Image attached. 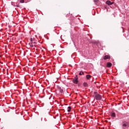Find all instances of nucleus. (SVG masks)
Returning a JSON list of instances; mask_svg holds the SVG:
<instances>
[{
  "instance_id": "1",
  "label": "nucleus",
  "mask_w": 129,
  "mask_h": 129,
  "mask_svg": "<svg viewBox=\"0 0 129 129\" xmlns=\"http://www.w3.org/2000/svg\"><path fill=\"white\" fill-rule=\"evenodd\" d=\"M94 98L96 99L97 100H101L102 99V97H101V95H100L98 93H97L95 96H94Z\"/></svg>"
},
{
  "instance_id": "2",
  "label": "nucleus",
  "mask_w": 129,
  "mask_h": 129,
  "mask_svg": "<svg viewBox=\"0 0 129 129\" xmlns=\"http://www.w3.org/2000/svg\"><path fill=\"white\" fill-rule=\"evenodd\" d=\"M58 89H59V92H60V93H63V92H64V89L61 88V87H59Z\"/></svg>"
},
{
  "instance_id": "3",
  "label": "nucleus",
  "mask_w": 129,
  "mask_h": 129,
  "mask_svg": "<svg viewBox=\"0 0 129 129\" xmlns=\"http://www.w3.org/2000/svg\"><path fill=\"white\" fill-rule=\"evenodd\" d=\"M125 126H126V122H123L122 125V128L124 129V127H125Z\"/></svg>"
},
{
  "instance_id": "4",
  "label": "nucleus",
  "mask_w": 129,
  "mask_h": 129,
  "mask_svg": "<svg viewBox=\"0 0 129 129\" xmlns=\"http://www.w3.org/2000/svg\"><path fill=\"white\" fill-rule=\"evenodd\" d=\"M106 4L109 6L112 5V3L110 1H106Z\"/></svg>"
},
{
  "instance_id": "5",
  "label": "nucleus",
  "mask_w": 129,
  "mask_h": 129,
  "mask_svg": "<svg viewBox=\"0 0 129 129\" xmlns=\"http://www.w3.org/2000/svg\"><path fill=\"white\" fill-rule=\"evenodd\" d=\"M104 60H106V59H110V56L109 55H105L104 57Z\"/></svg>"
},
{
  "instance_id": "6",
  "label": "nucleus",
  "mask_w": 129,
  "mask_h": 129,
  "mask_svg": "<svg viewBox=\"0 0 129 129\" xmlns=\"http://www.w3.org/2000/svg\"><path fill=\"white\" fill-rule=\"evenodd\" d=\"M112 64L110 62H107V67H111Z\"/></svg>"
},
{
  "instance_id": "7",
  "label": "nucleus",
  "mask_w": 129,
  "mask_h": 129,
  "mask_svg": "<svg viewBox=\"0 0 129 129\" xmlns=\"http://www.w3.org/2000/svg\"><path fill=\"white\" fill-rule=\"evenodd\" d=\"M86 78L87 79H90L91 78V76H90V75H88L86 76Z\"/></svg>"
},
{
  "instance_id": "8",
  "label": "nucleus",
  "mask_w": 129,
  "mask_h": 129,
  "mask_svg": "<svg viewBox=\"0 0 129 129\" xmlns=\"http://www.w3.org/2000/svg\"><path fill=\"white\" fill-rule=\"evenodd\" d=\"M111 116H112L113 117H115V116H116L115 113H114V112L112 113Z\"/></svg>"
},
{
  "instance_id": "9",
  "label": "nucleus",
  "mask_w": 129,
  "mask_h": 129,
  "mask_svg": "<svg viewBox=\"0 0 129 129\" xmlns=\"http://www.w3.org/2000/svg\"><path fill=\"white\" fill-rule=\"evenodd\" d=\"M74 83H75L76 84H77V83H78V80H77V79L74 80Z\"/></svg>"
},
{
  "instance_id": "10",
  "label": "nucleus",
  "mask_w": 129,
  "mask_h": 129,
  "mask_svg": "<svg viewBox=\"0 0 129 129\" xmlns=\"http://www.w3.org/2000/svg\"><path fill=\"white\" fill-rule=\"evenodd\" d=\"M84 74V73L83 72H81L80 73H79V75H82Z\"/></svg>"
},
{
  "instance_id": "11",
  "label": "nucleus",
  "mask_w": 129,
  "mask_h": 129,
  "mask_svg": "<svg viewBox=\"0 0 129 129\" xmlns=\"http://www.w3.org/2000/svg\"><path fill=\"white\" fill-rule=\"evenodd\" d=\"M30 46L31 47V48H34V45L32 43L30 45Z\"/></svg>"
},
{
  "instance_id": "12",
  "label": "nucleus",
  "mask_w": 129,
  "mask_h": 129,
  "mask_svg": "<svg viewBox=\"0 0 129 129\" xmlns=\"http://www.w3.org/2000/svg\"><path fill=\"white\" fill-rule=\"evenodd\" d=\"M83 85H84V86H87V83H84Z\"/></svg>"
},
{
  "instance_id": "13",
  "label": "nucleus",
  "mask_w": 129,
  "mask_h": 129,
  "mask_svg": "<svg viewBox=\"0 0 129 129\" xmlns=\"http://www.w3.org/2000/svg\"><path fill=\"white\" fill-rule=\"evenodd\" d=\"M24 0H20V3H24Z\"/></svg>"
},
{
  "instance_id": "14",
  "label": "nucleus",
  "mask_w": 129,
  "mask_h": 129,
  "mask_svg": "<svg viewBox=\"0 0 129 129\" xmlns=\"http://www.w3.org/2000/svg\"><path fill=\"white\" fill-rule=\"evenodd\" d=\"M68 112H70V111H71V109H69L68 110Z\"/></svg>"
},
{
  "instance_id": "15",
  "label": "nucleus",
  "mask_w": 129,
  "mask_h": 129,
  "mask_svg": "<svg viewBox=\"0 0 129 129\" xmlns=\"http://www.w3.org/2000/svg\"><path fill=\"white\" fill-rule=\"evenodd\" d=\"M68 108L69 109H71V107L69 106Z\"/></svg>"
},
{
  "instance_id": "16",
  "label": "nucleus",
  "mask_w": 129,
  "mask_h": 129,
  "mask_svg": "<svg viewBox=\"0 0 129 129\" xmlns=\"http://www.w3.org/2000/svg\"><path fill=\"white\" fill-rule=\"evenodd\" d=\"M97 93V92H94V94H95V95Z\"/></svg>"
},
{
  "instance_id": "17",
  "label": "nucleus",
  "mask_w": 129,
  "mask_h": 129,
  "mask_svg": "<svg viewBox=\"0 0 129 129\" xmlns=\"http://www.w3.org/2000/svg\"><path fill=\"white\" fill-rule=\"evenodd\" d=\"M31 44H36V42H32V43H31Z\"/></svg>"
}]
</instances>
